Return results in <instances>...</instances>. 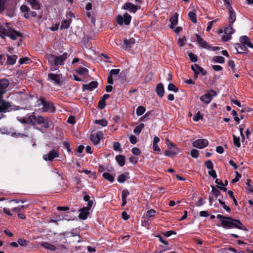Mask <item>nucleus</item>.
I'll use <instances>...</instances> for the list:
<instances>
[{"instance_id": "f257e3e1", "label": "nucleus", "mask_w": 253, "mask_h": 253, "mask_svg": "<svg viewBox=\"0 0 253 253\" xmlns=\"http://www.w3.org/2000/svg\"><path fill=\"white\" fill-rule=\"evenodd\" d=\"M69 54L64 52L60 55H55L52 54H47L46 55L48 61L49 69L51 71H55L59 69V66L63 65L65 61L67 59Z\"/></svg>"}, {"instance_id": "f03ea898", "label": "nucleus", "mask_w": 253, "mask_h": 253, "mask_svg": "<svg viewBox=\"0 0 253 253\" xmlns=\"http://www.w3.org/2000/svg\"><path fill=\"white\" fill-rule=\"evenodd\" d=\"M216 217L221 221V225L224 228L227 229L237 228L244 230H246V228L243 225V224L239 220L224 216L221 214L217 215Z\"/></svg>"}, {"instance_id": "7ed1b4c3", "label": "nucleus", "mask_w": 253, "mask_h": 253, "mask_svg": "<svg viewBox=\"0 0 253 253\" xmlns=\"http://www.w3.org/2000/svg\"><path fill=\"white\" fill-rule=\"evenodd\" d=\"M9 23H5L4 25L0 26V37L4 39L5 37H8L11 40L15 41L18 38L23 37V35L9 26Z\"/></svg>"}, {"instance_id": "20e7f679", "label": "nucleus", "mask_w": 253, "mask_h": 253, "mask_svg": "<svg viewBox=\"0 0 253 253\" xmlns=\"http://www.w3.org/2000/svg\"><path fill=\"white\" fill-rule=\"evenodd\" d=\"M5 11V14L10 17L14 15V5L9 0H0V13Z\"/></svg>"}, {"instance_id": "39448f33", "label": "nucleus", "mask_w": 253, "mask_h": 253, "mask_svg": "<svg viewBox=\"0 0 253 253\" xmlns=\"http://www.w3.org/2000/svg\"><path fill=\"white\" fill-rule=\"evenodd\" d=\"M39 106L41 107L39 109L42 112H51L55 111V107L53 104L51 102L45 101L43 98H41Z\"/></svg>"}, {"instance_id": "423d86ee", "label": "nucleus", "mask_w": 253, "mask_h": 253, "mask_svg": "<svg viewBox=\"0 0 253 253\" xmlns=\"http://www.w3.org/2000/svg\"><path fill=\"white\" fill-rule=\"evenodd\" d=\"M131 19V16L127 13H125L123 16L119 15L117 17V22L119 25L125 24L128 25L130 24Z\"/></svg>"}, {"instance_id": "0eeeda50", "label": "nucleus", "mask_w": 253, "mask_h": 253, "mask_svg": "<svg viewBox=\"0 0 253 253\" xmlns=\"http://www.w3.org/2000/svg\"><path fill=\"white\" fill-rule=\"evenodd\" d=\"M216 94L214 90L211 89L207 93L201 96L200 99L203 103L208 104L211 101L212 97L216 96Z\"/></svg>"}, {"instance_id": "6e6552de", "label": "nucleus", "mask_w": 253, "mask_h": 253, "mask_svg": "<svg viewBox=\"0 0 253 253\" xmlns=\"http://www.w3.org/2000/svg\"><path fill=\"white\" fill-rule=\"evenodd\" d=\"M38 125H42V126L46 129L50 127V120L48 118H44L42 116H37Z\"/></svg>"}, {"instance_id": "1a4fd4ad", "label": "nucleus", "mask_w": 253, "mask_h": 253, "mask_svg": "<svg viewBox=\"0 0 253 253\" xmlns=\"http://www.w3.org/2000/svg\"><path fill=\"white\" fill-rule=\"evenodd\" d=\"M59 156V154L57 151L51 150L48 154L44 155L42 158L46 161H52L54 158H58Z\"/></svg>"}, {"instance_id": "9d476101", "label": "nucleus", "mask_w": 253, "mask_h": 253, "mask_svg": "<svg viewBox=\"0 0 253 253\" xmlns=\"http://www.w3.org/2000/svg\"><path fill=\"white\" fill-rule=\"evenodd\" d=\"M209 142L206 139H199L193 142V146L199 149H203L208 146Z\"/></svg>"}, {"instance_id": "9b49d317", "label": "nucleus", "mask_w": 253, "mask_h": 253, "mask_svg": "<svg viewBox=\"0 0 253 253\" xmlns=\"http://www.w3.org/2000/svg\"><path fill=\"white\" fill-rule=\"evenodd\" d=\"M103 137V134L101 131L92 133L90 135V140L94 145L98 144L101 139Z\"/></svg>"}, {"instance_id": "f8f14e48", "label": "nucleus", "mask_w": 253, "mask_h": 253, "mask_svg": "<svg viewBox=\"0 0 253 253\" xmlns=\"http://www.w3.org/2000/svg\"><path fill=\"white\" fill-rule=\"evenodd\" d=\"M61 76V74L49 73L48 74L47 80L53 82L56 85H60Z\"/></svg>"}, {"instance_id": "ddd939ff", "label": "nucleus", "mask_w": 253, "mask_h": 253, "mask_svg": "<svg viewBox=\"0 0 253 253\" xmlns=\"http://www.w3.org/2000/svg\"><path fill=\"white\" fill-rule=\"evenodd\" d=\"M74 17V14L70 12L67 16V19L64 20L61 25V29H67L71 22V18Z\"/></svg>"}, {"instance_id": "4468645a", "label": "nucleus", "mask_w": 253, "mask_h": 253, "mask_svg": "<svg viewBox=\"0 0 253 253\" xmlns=\"http://www.w3.org/2000/svg\"><path fill=\"white\" fill-rule=\"evenodd\" d=\"M9 81L7 79L0 80V94H3L6 92V88L9 85Z\"/></svg>"}, {"instance_id": "2eb2a0df", "label": "nucleus", "mask_w": 253, "mask_h": 253, "mask_svg": "<svg viewBox=\"0 0 253 253\" xmlns=\"http://www.w3.org/2000/svg\"><path fill=\"white\" fill-rule=\"evenodd\" d=\"M196 38L197 42L198 43V45L203 48L206 49H209L210 48V45L208 43L203 39L198 34L196 35Z\"/></svg>"}, {"instance_id": "dca6fc26", "label": "nucleus", "mask_w": 253, "mask_h": 253, "mask_svg": "<svg viewBox=\"0 0 253 253\" xmlns=\"http://www.w3.org/2000/svg\"><path fill=\"white\" fill-rule=\"evenodd\" d=\"M229 11V24H233L236 19V13L232 6L227 7Z\"/></svg>"}, {"instance_id": "f3484780", "label": "nucleus", "mask_w": 253, "mask_h": 253, "mask_svg": "<svg viewBox=\"0 0 253 253\" xmlns=\"http://www.w3.org/2000/svg\"><path fill=\"white\" fill-rule=\"evenodd\" d=\"M191 69L194 72L196 76H197L199 73H201L203 76L206 74V72L204 70L203 68L199 66L197 64L192 65L191 66Z\"/></svg>"}, {"instance_id": "a211bd4d", "label": "nucleus", "mask_w": 253, "mask_h": 253, "mask_svg": "<svg viewBox=\"0 0 253 253\" xmlns=\"http://www.w3.org/2000/svg\"><path fill=\"white\" fill-rule=\"evenodd\" d=\"M10 107V103L4 101L2 99V94H0V110L1 111H6Z\"/></svg>"}, {"instance_id": "6ab92c4d", "label": "nucleus", "mask_w": 253, "mask_h": 253, "mask_svg": "<svg viewBox=\"0 0 253 253\" xmlns=\"http://www.w3.org/2000/svg\"><path fill=\"white\" fill-rule=\"evenodd\" d=\"M124 8L130 12L135 13L138 9V7L131 3L127 2L124 5Z\"/></svg>"}, {"instance_id": "aec40b11", "label": "nucleus", "mask_w": 253, "mask_h": 253, "mask_svg": "<svg viewBox=\"0 0 253 253\" xmlns=\"http://www.w3.org/2000/svg\"><path fill=\"white\" fill-rule=\"evenodd\" d=\"M240 42L244 45H246L250 48H253V44L251 42L250 39L247 36H243L241 37Z\"/></svg>"}, {"instance_id": "412c9836", "label": "nucleus", "mask_w": 253, "mask_h": 253, "mask_svg": "<svg viewBox=\"0 0 253 253\" xmlns=\"http://www.w3.org/2000/svg\"><path fill=\"white\" fill-rule=\"evenodd\" d=\"M178 150L177 148H168L165 152V155L168 157H174L177 154Z\"/></svg>"}, {"instance_id": "4be33fe9", "label": "nucleus", "mask_w": 253, "mask_h": 253, "mask_svg": "<svg viewBox=\"0 0 253 253\" xmlns=\"http://www.w3.org/2000/svg\"><path fill=\"white\" fill-rule=\"evenodd\" d=\"M98 83L96 81H93L90 82L89 84H83V90H88L91 91L94 88L97 87Z\"/></svg>"}, {"instance_id": "5701e85b", "label": "nucleus", "mask_w": 253, "mask_h": 253, "mask_svg": "<svg viewBox=\"0 0 253 253\" xmlns=\"http://www.w3.org/2000/svg\"><path fill=\"white\" fill-rule=\"evenodd\" d=\"M89 210L84 207L80 210V213L79 215V217L83 220H85L87 218L89 212Z\"/></svg>"}, {"instance_id": "b1692460", "label": "nucleus", "mask_w": 253, "mask_h": 253, "mask_svg": "<svg viewBox=\"0 0 253 253\" xmlns=\"http://www.w3.org/2000/svg\"><path fill=\"white\" fill-rule=\"evenodd\" d=\"M135 40L131 38L128 40L127 39H124V44L125 46V48L126 49H130V48L135 44Z\"/></svg>"}, {"instance_id": "393cba45", "label": "nucleus", "mask_w": 253, "mask_h": 253, "mask_svg": "<svg viewBox=\"0 0 253 253\" xmlns=\"http://www.w3.org/2000/svg\"><path fill=\"white\" fill-rule=\"evenodd\" d=\"M27 124H29L32 126H34L37 124L38 123L37 117L34 115V113H33V114L28 116L27 118Z\"/></svg>"}, {"instance_id": "a878e982", "label": "nucleus", "mask_w": 253, "mask_h": 253, "mask_svg": "<svg viewBox=\"0 0 253 253\" xmlns=\"http://www.w3.org/2000/svg\"><path fill=\"white\" fill-rule=\"evenodd\" d=\"M178 14L175 13L173 16L170 18V25L169 26L170 28L174 29L175 26L178 23Z\"/></svg>"}, {"instance_id": "bb28decb", "label": "nucleus", "mask_w": 253, "mask_h": 253, "mask_svg": "<svg viewBox=\"0 0 253 253\" xmlns=\"http://www.w3.org/2000/svg\"><path fill=\"white\" fill-rule=\"evenodd\" d=\"M28 3L30 4L32 8L36 10L40 9L41 4L38 0H27Z\"/></svg>"}, {"instance_id": "cd10ccee", "label": "nucleus", "mask_w": 253, "mask_h": 253, "mask_svg": "<svg viewBox=\"0 0 253 253\" xmlns=\"http://www.w3.org/2000/svg\"><path fill=\"white\" fill-rule=\"evenodd\" d=\"M156 92L160 97H162L164 96L165 92L164 87L162 84H159L157 85Z\"/></svg>"}, {"instance_id": "c85d7f7f", "label": "nucleus", "mask_w": 253, "mask_h": 253, "mask_svg": "<svg viewBox=\"0 0 253 253\" xmlns=\"http://www.w3.org/2000/svg\"><path fill=\"white\" fill-rule=\"evenodd\" d=\"M7 64L8 65H14L17 59V56L16 55H7Z\"/></svg>"}, {"instance_id": "c756f323", "label": "nucleus", "mask_w": 253, "mask_h": 253, "mask_svg": "<svg viewBox=\"0 0 253 253\" xmlns=\"http://www.w3.org/2000/svg\"><path fill=\"white\" fill-rule=\"evenodd\" d=\"M41 246L47 250H49L52 251H55L57 248L56 247L52 244H50L47 242H43L41 244Z\"/></svg>"}, {"instance_id": "7c9ffc66", "label": "nucleus", "mask_w": 253, "mask_h": 253, "mask_svg": "<svg viewBox=\"0 0 253 253\" xmlns=\"http://www.w3.org/2000/svg\"><path fill=\"white\" fill-rule=\"evenodd\" d=\"M129 178V174L128 173H123L118 177L117 180L120 183H124L125 181Z\"/></svg>"}, {"instance_id": "2f4dec72", "label": "nucleus", "mask_w": 253, "mask_h": 253, "mask_svg": "<svg viewBox=\"0 0 253 253\" xmlns=\"http://www.w3.org/2000/svg\"><path fill=\"white\" fill-rule=\"evenodd\" d=\"M76 72L79 74L83 76L88 75V70L85 68L80 67L76 70Z\"/></svg>"}, {"instance_id": "473e14b6", "label": "nucleus", "mask_w": 253, "mask_h": 253, "mask_svg": "<svg viewBox=\"0 0 253 253\" xmlns=\"http://www.w3.org/2000/svg\"><path fill=\"white\" fill-rule=\"evenodd\" d=\"M233 24H229L228 26L224 29V34L230 35L231 36L235 32V30L233 28Z\"/></svg>"}, {"instance_id": "72a5a7b5", "label": "nucleus", "mask_w": 253, "mask_h": 253, "mask_svg": "<svg viewBox=\"0 0 253 253\" xmlns=\"http://www.w3.org/2000/svg\"><path fill=\"white\" fill-rule=\"evenodd\" d=\"M125 158L123 155H117L116 157V160L121 167H123L125 165Z\"/></svg>"}, {"instance_id": "f704fd0d", "label": "nucleus", "mask_w": 253, "mask_h": 253, "mask_svg": "<svg viewBox=\"0 0 253 253\" xmlns=\"http://www.w3.org/2000/svg\"><path fill=\"white\" fill-rule=\"evenodd\" d=\"M236 48L238 52L239 53H244L247 50L246 47L244 45L240 43L237 44Z\"/></svg>"}, {"instance_id": "c9c22d12", "label": "nucleus", "mask_w": 253, "mask_h": 253, "mask_svg": "<svg viewBox=\"0 0 253 253\" xmlns=\"http://www.w3.org/2000/svg\"><path fill=\"white\" fill-rule=\"evenodd\" d=\"M103 177L105 179L112 182L114 180V177L108 172H104L102 174Z\"/></svg>"}, {"instance_id": "e433bc0d", "label": "nucleus", "mask_w": 253, "mask_h": 253, "mask_svg": "<svg viewBox=\"0 0 253 253\" xmlns=\"http://www.w3.org/2000/svg\"><path fill=\"white\" fill-rule=\"evenodd\" d=\"M213 61L215 63L222 64L225 62V59L222 56H215L213 57Z\"/></svg>"}, {"instance_id": "4c0bfd02", "label": "nucleus", "mask_w": 253, "mask_h": 253, "mask_svg": "<svg viewBox=\"0 0 253 253\" xmlns=\"http://www.w3.org/2000/svg\"><path fill=\"white\" fill-rule=\"evenodd\" d=\"M144 125L143 124H140L139 125L136 126L134 130H133V132L134 133H135V134H139L142 129L144 128Z\"/></svg>"}, {"instance_id": "58836bf2", "label": "nucleus", "mask_w": 253, "mask_h": 253, "mask_svg": "<svg viewBox=\"0 0 253 253\" xmlns=\"http://www.w3.org/2000/svg\"><path fill=\"white\" fill-rule=\"evenodd\" d=\"M188 17L193 23H197V17L195 12L192 11L189 12L188 13Z\"/></svg>"}, {"instance_id": "ea45409f", "label": "nucleus", "mask_w": 253, "mask_h": 253, "mask_svg": "<svg viewBox=\"0 0 253 253\" xmlns=\"http://www.w3.org/2000/svg\"><path fill=\"white\" fill-rule=\"evenodd\" d=\"M145 108L143 106H139L136 109V114L138 116H141L145 112Z\"/></svg>"}, {"instance_id": "a19ab883", "label": "nucleus", "mask_w": 253, "mask_h": 253, "mask_svg": "<svg viewBox=\"0 0 253 253\" xmlns=\"http://www.w3.org/2000/svg\"><path fill=\"white\" fill-rule=\"evenodd\" d=\"M95 123L103 127L106 126L108 124L107 121L104 119L95 120Z\"/></svg>"}, {"instance_id": "79ce46f5", "label": "nucleus", "mask_w": 253, "mask_h": 253, "mask_svg": "<svg viewBox=\"0 0 253 253\" xmlns=\"http://www.w3.org/2000/svg\"><path fill=\"white\" fill-rule=\"evenodd\" d=\"M211 187L212 188L211 193H212L215 197H217L220 195V192L218 189H216L214 186L211 185Z\"/></svg>"}, {"instance_id": "37998d69", "label": "nucleus", "mask_w": 253, "mask_h": 253, "mask_svg": "<svg viewBox=\"0 0 253 253\" xmlns=\"http://www.w3.org/2000/svg\"><path fill=\"white\" fill-rule=\"evenodd\" d=\"M168 89L169 91H172L175 92H177L178 91V88L173 84H169L168 85Z\"/></svg>"}, {"instance_id": "c03bdc74", "label": "nucleus", "mask_w": 253, "mask_h": 253, "mask_svg": "<svg viewBox=\"0 0 253 253\" xmlns=\"http://www.w3.org/2000/svg\"><path fill=\"white\" fill-rule=\"evenodd\" d=\"M233 137L234 145L237 147H240L241 146L240 138L237 137L235 135H233Z\"/></svg>"}, {"instance_id": "a18cd8bd", "label": "nucleus", "mask_w": 253, "mask_h": 253, "mask_svg": "<svg viewBox=\"0 0 253 253\" xmlns=\"http://www.w3.org/2000/svg\"><path fill=\"white\" fill-rule=\"evenodd\" d=\"M156 213V211L155 210L151 209V210H148L147 211L146 216L147 217L150 218V217L154 216Z\"/></svg>"}, {"instance_id": "49530a36", "label": "nucleus", "mask_w": 253, "mask_h": 253, "mask_svg": "<svg viewBox=\"0 0 253 253\" xmlns=\"http://www.w3.org/2000/svg\"><path fill=\"white\" fill-rule=\"evenodd\" d=\"M203 115L200 113V112H198L193 117V119L195 122H198L200 120L203 119Z\"/></svg>"}, {"instance_id": "de8ad7c7", "label": "nucleus", "mask_w": 253, "mask_h": 253, "mask_svg": "<svg viewBox=\"0 0 253 253\" xmlns=\"http://www.w3.org/2000/svg\"><path fill=\"white\" fill-rule=\"evenodd\" d=\"M191 156L194 158H197L199 156V151L196 149H192L191 151Z\"/></svg>"}, {"instance_id": "09e8293b", "label": "nucleus", "mask_w": 253, "mask_h": 253, "mask_svg": "<svg viewBox=\"0 0 253 253\" xmlns=\"http://www.w3.org/2000/svg\"><path fill=\"white\" fill-rule=\"evenodd\" d=\"M218 202L219 204L223 207L225 210L229 212L230 211V208L225 205V203L221 201L220 199H218Z\"/></svg>"}, {"instance_id": "8fccbe9b", "label": "nucleus", "mask_w": 253, "mask_h": 253, "mask_svg": "<svg viewBox=\"0 0 253 253\" xmlns=\"http://www.w3.org/2000/svg\"><path fill=\"white\" fill-rule=\"evenodd\" d=\"M18 244L21 246H26L27 245L28 241L23 238H20L18 240Z\"/></svg>"}, {"instance_id": "3c124183", "label": "nucleus", "mask_w": 253, "mask_h": 253, "mask_svg": "<svg viewBox=\"0 0 253 253\" xmlns=\"http://www.w3.org/2000/svg\"><path fill=\"white\" fill-rule=\"evenodd\" d=\"M188 56L190 58V60L193 62H195L197 61V55L192 53H189L188 54Z\"/></svg>"}, {"instance_id": "603ef678", "label": "nucleus", "mask_w": 253, "mask_h": 253, "mask_svg": "<svg viewBox=\"0 0 253 253\" xmlns=\"http://www.w3.org/2000/svg\"><path fill=\"white\" fill-rule=\"evenodd\" d=\"M205 166L207 168L210 170L213 169V164L210 160H208L205 162Z\"/></svg>"}, {"instance_id": "864d4df0", "label": "nucleus", "mask_w": 253, "mask_h": 253, "mask_svg": "<svg viewBox=\"0 0 253 253\" xmlns=\"http://www.w3.org/2000/svg\"><path fill=\"white\" fill-rule=\"evenodd\" d=\"M216 21H217L216 20H214L209 22L208 23V25H207L206 30L207 31H210L211 30L213 23L216 22Z\"/></svg>"}, {"instance_id": "5fc2aeb1", "label": "nucleus", "mask_w": 253, "mask_h": 253, "mask_svg": "<svg viewBox=\"0 0 253 253\" xmlns=\"http://www.w3.org/2000/svg\"><path fill=\"white\" fill-rule=\"evenodd\" d=\"M17 120L23 124H26L27 123V118L20 116L17 117Z\"/></svg>"}, {"instance_id": "6e6d98bb", "label": "nucleus", "mask_w": 253, "mask_h": 253, "mask_svg": "<svg viewBox=\"0 0 253 253\" xmlns=\"http://www.w3.org/2000/svg\"><path fill=\"white\" fill-rule=\"evenodd\" d=\"M153 75L152 73H150L147 75V76L145 78V82H149L153 79Z\"/></svg>"}, {"instance_id": "4d7b16f0", "label": "nucleus", "mask_w": 253, "mask_h": 253, "mask_svg": "<svg viewBox=\"0 0 253 253\" xmlns=\"http://www.w3.org/2000/svg\"><path fill=\"white\" fill-rule=\"evenodd\" d=\"M29 61H30V59L28 57H25L24 58H20L19 62V64L21 65L24 63H28Z\"/></svg>"}, {"instance_id": "13d9d810", "label": "nucleus", "mask_w": 253, "mask_h": 253, "mask_svg": "<svg viewBox=\"0 0 253 253\" xmlns=\"http://www.w3.org/2000/svg\"><path fill=\"white\" fill-rule=\"evenodd\" d=\"M129 193L127 190H123L122 192V199H126L127 196L129 195Z\"/></svg>"}, {"instance_id": "bf43d9fd", "label": "nucleus", "mask_w": 253, "mask_h": 253, "mask_svg": "<svg viewBox=\"0 0 253 253\" xmlns=\"http://www.w3.org/2000/svg\"><path fill=\"white\" fill-rule=\"evenodd\" d=\"M232 36L230 35L225 34L222 37V40L224 42H227L231 39Z\"/></svg>"}, {"instance_id": "052dcab7", "label": "nucleus", "mask_w": 253, "mask_h": 253, "mask_svg": "<svg viewBox=\"0 0 253 253\" xmlns=\"http://www.w3.org/2000/svg\"><path fill=\"white\" fill-rule=\"evenodd\" d=\"M236 177L232 179V183H235L239 181V179L241 177V174H240L238 171H236Z\"/></svg>"}, {"instance_id": "680f3d73", "label": "nucleus", "mask_w": 253, "mask_h": 253, "mask_svg": "<svg viewBox=\"0 0 253 253\" xmlns=\"http://www.w3.org/2000/svg\"><path fill=\"white\" fill-rule=\"evenodd\" d=\"M120 71V69H112L109 73V76L112 77L113 75H117L119 73Z\"/></svg>"}, {"instance_id": "e2e57ef3", "label": "nucleus", "mask_w": 253, "mask_h": 253, "mask_svg": "<svg viewBox=\"0 0 253 253\" xmlns=\"http://www.w3.org/2000/svg\"><path fill=\"white\" fill-rule=\"evenodd\" d=\"M209 174L212 177H213V178H216V172L215 171L212 169H210L209 172Z\"/></svg>"}, {"instance_id": "0e129e2a", "label": "nucleus", "mask_w": 253, "mask_h": 253, "mask_svg": "<svg viewBox=\"0 0 253 253\" xmlns=\"http://www.w3.org/2000/svg\"><path fill=\"white\" fill-rule=\"evenodd\" d=\"M129 141L131 144H135L137 142V140L134 135H131L129 137Z\"/></svg>"}, {"instance_id": "69168bd1", "label": "nucleus", "mask_w": 253, "mask_h": 253, "mask_svg": "<svg viewBox=\"0 0 253 253\" xmlns=\"http://www.w3.org/2000/svg\"><path fill=\"white\" fill-rule=\"evenodd\" d=\"M131 152L133 154L135 155H139L140 154V150L136 147L133 148L131 150Z\"/></svg>"}, {"instance_id": "338daca9", "label": "nucleus", "mask_w": 253, "mask_h": 253, "mask_svg": "<svg viewBox=\"0 0 253 253\" xmlns=\"http://www.w3.org/2000/svg\"><path fill=\"white\" fill-rule=\"evenodd\" d=\"M3 211L6 214H7L8 216H11L12 215V211H11V210H9L8 208H4L3 209Z\"/></svg>"}, {"instance_id": "774afa93", "label": "nucleus", "mask_w": 253, "mask_h": 253, "mask_svg": "<svg viewBox=\"0 0 253 253\" xmlns=\"http://www.w3.org/2000/svg\"><path fill=\"white\" fill-rule=\"evenodd\" d=\"M29 9L30 8L26 5H22L20 7V10L23 12H27Z\"/></svg>"}]
</instances>
